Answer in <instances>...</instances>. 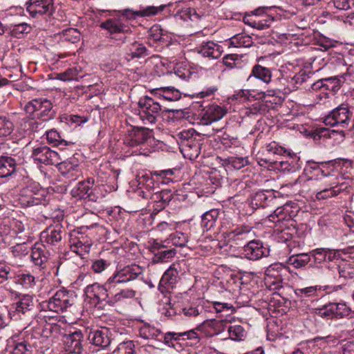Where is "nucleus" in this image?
Wrapping results in <instances>:
<instances>
[{
  "mask_svg": "<svg viewBox=\"0 0 354 354\" xmlns=\"http://www.w3.org/2000/svg\"><path fill=\"white\" fill-rule=\"evenodd\" d=\"M48 201L47 191L35 182L30 183L21 189L18 197V203L22 207L45 205Z\"/></svg>",
  "mask_w": 354,
  "mask_h": 354,
  "instance_id": "nucleus-1",
  "label": "nucleus"
},
{
  "mask_svg": "<svg viewBox=\"0 0 354 354\" xmlns=\"http://www.w3.org/2000/svg\"><path fill=\"white\" fill-rule=\"evenodd\" d=\"M76 297L73 292L60 289L48 300L41 303L43 310H49L56 313L66 312L75 304Z\"/></svg>",
  "mask_w": 354,
  "mask_h": 354,
  "instance_id": "nucleus-2",
  "label": "nucleus"
},
{
  "mask_svg": "<svg viewBox=\"0 0 354 354\" xmlns=\"http://www.w3.org/2000/svg\"><path fill=\"white\" fill-rule=\"evenodd\" d=\"M50 100L45 97L35 98L29 101L25 106L24 110L32 120L48 121L55 115Z\"/></svg>",
  "mask_w": 354,
  "mask_h": 354,
  "instance_id": "nucleus-3",
  "label": "nucleus"
},
{
  "mask_svg": "<svg viewBox=\"0 0 354 354\" xmlns=\"http://www.w3.org/2000/svg\"><path fill=\"white\" fill-rule=\"evenodd\" d=\"M140 337L144 339H148L150 337L163 339L164 343L171 347L177 349V346L180 347L192 346L196 344L199 339L197 333H140Z\"/></svg>",
  "mask_w": 354,
  "mask_h": 354,
  "instance_id": "nucleus-4",
  "label": "nucleus"
},
{
  "mask_svg": "<svg viewBox=\"0 0 354 354\" xmlns=\"http://www.w3.org/2000/svg\"><path fill=\"white\" fill-rule=\"evenodd\" d=\"M143 272L142 267L136 264H131L121 269H118L115 273L107 279L109 288H117L121 283H127L137 279Z\"/></svg>",
  "mask_w": 354,
  "mask_h": 354,
  "instance_id": "nucleus-5",
  "label": "nucleus"
},
{
  "mask_svg": "<svg viewBox=\"0 0 354 354\" xmlns=\"http://www.w3.org/2000/svg\"><path fill=\"white\" fill-rule=\"evenodd\" d=\"M139 115L145 124H154L160 115L161 106L153 98L145 96L139 100Z\"/></svg>",
  "mask_w": 354,
  "mask_h": 354,
  "instance_id": "nucleus-6",
  "label": "nucleus"
},
{
  "mask_svg": "<svg viewBox=\"0 0 354 354\" xmlns=\"http://www.w3.org/2000/svg\"><path fill=\"white\" fill-rule=\"evenodd\" d=\"M351 117L352 113L348 105L342 104L332 110L324 118V122L326 125L331 127L340 126L342 128H347Z\"/></svg>",
  "mask_w": 354,
  "mask_h": 354,
  "instance_id": "nucleus-7",
  "label": "nucleus"
},
{
  "mask_svg": "<svg viewBox=\"0 0 354 354\" xmlns=\"http://www.w3.org/2000/svg\"><path fill=\"white\" fill-rule=\"evenodd\" d=\"M26 10L32 18L51 17L55 13L53 0H29L26 3Z\"/></svg>",
  "mask_w": 354,
  "mask_h": 354,
  "instance_id": "nucleus-8",
  "label": "nucleus"
},
{
  "mask_svg": "<svg viewBox=\"0 0 354 354\" xmlns=\"http://www.w3.org/2000/svg\"><path fill=\"white\" fill-rule=\"evenodd\" d=\"M34 299L30 295H23L19 300L13 304V310L9 314L12 319L15 320L23 318H30L33 316Z\"/></svg>",
  "mask_w": 354,
  "mask_h": 354,
  "instance_id": "nucleus-9",
  "label": "nucleus"
},
{
  "mask_svg": "<svg viewBox=\"0 0 354 354\" xmlns=\"http://www.w3.org/2000/svg\"><path fill=\"white\" fill-rule=\"evenodd\" d=\"M115 290V288H109L106 281L104 285L94 283L87 286L84 290V292L88 298L94 299L97 304L102 301H105L108 304Z\"/></svg>",
  "mask_w": 354,
  "mask_h": 354,
  "instance_id": "nucleus-10",
  "label": "nucleus"
},
{
  "mask_svg": "<svg viewBox=\"0 0 354 354\" xmlns=\"http://www.w3.org/2000/svg\"><path fill=\"white\" fill-rule=\"evenodd\" d=\"M31 158L35 162L46 165H55L59 164V161H60L59 154L44 145H39L34 148L31 153Z\"/></svg>",
  "mask_w": 354,
  "mask_h": 354,
  "instance_id": "nucleus-11",
  "label": "nucleus"
},
{
  "mask_svg": "<svg viewBox=\"0 0 354 354\" xmlns=\"http://www.w3.org/2000/svg\"><path fill=\"white\" fill-rule=\"evenodd\" d=\"M95 180L93 178L80 181L71 190V194L73 197L79 198H88L91 201H97L98 196L94 193L95 188L94 187Z\"/></svg>",
  "mask_w": 354,
  "mask_h": 354,
  "instance_id": "nucleus-12",
  "label": "nucleus"
},
{
  "mask_svg": "<svg viewBox=\"0 0 354 354\" xmlns=\"http://www.w3.org/2000/svg\"><path fill=\"white\" fill-rule=\"evenodd\" d=\"M282 271H284V268L281 264L271 265L267 268L265 273V284L270 290H277L283 287Z\"/></svg>",
  "mask_w": 354,
  "mask_h": 354,
  "instance_id": "nucleus-13",
  "label": "nucleus"
},
{
  "mask_svg": "<svg viewBox=\"0 0 354 354\" xmlns=\"http://www.w3.org/2000/svg\"><path fill=\"white\" fill-rule=\"evenodd\" d=\"M269 250L260 240H251L243 246V254L249 260L256 261L266 257Z\"/></svg>",
  "mask_w": 354,
  "mask_h": 354,
  "instance_id": "nucleus-14",
  "label": "nucleus"
},
{
  "mask_svg": "<svg viewBox=\"0 0 354 354\" xmlns=\"http://www.w3.org/2000/svg\"><path fill=\"white\" fill-rule=\"evenodd\" d=\"M165 8V5L159 6H149L141 8L138 10L127 8L120 10L121 15L128 20L136 19L138 17H150L162 12Z\"/></svg>",
  "mask_w": 354,
  "mask_h": 354,
  "instance_id": "nucleus-15",
  "label": "nucleus"
},
{
  "mask_svg": "<svg viewBox=\"0 0 354 354\" xmlns=\"http://www.w3.org/2000/svg\"><path fill=\"white\" fill-rule=\"evenodd\" d=\"M31 261L40 270L46 268L47 263L50 257V252L46 245L42 243H36L32 247Z\"/></svg>",
  "mask_w": 354,
  "mask_h": 354,
  "instance_id": "nucleus-16",
  "label": "nucleus"
},
{
  "mask_svg": "<svg viewBox=\"0 0 354 354\" xmlns=\"http://www.w3.org/2000/svg\"><path fill=\"white\" fill-rule=\"evenodd\" d=\"M163 32L158 24L153 25L149 30L147 45L150 48H153L154 52H159L162 45L167 43V35Z\"/></svg>",
  "mask_w": 354,
  "mask_h": 354,
  "instance_id": "nucleus-17",
  "label": "nucleus"
},
{
  "mask_svg": "<svg viewBox=\"0 0 354 354\" xmlns=\"http://www.w3.org/2000/svg\"><path fill=\"white\" fill-rule=\"evenodd\" d=\"M201 330L212 329L214 332H243V328L241 326L234 325L232 326L231 323L223 321L216 320L214 319H207L204 321L201 326Z\"/></svg>",
  "mask_w": 354,
  "mask_h": 354,
  "instance_id": "nucleus-18",
  "label": "nucleus"
},
{
  "mask_svg": "<svg viewBox=\"0 0 354 354\" xmlns=\"http://www.w3.org/2000/svg\"><path fill=\"white\" fill-rule=\"evenodd\" d=\"M65 234L64 228L61 224L50 226L44 230L40 234V240L50 245H55L59 243Z\"/></svg>",
  "mask_w": 354,
  "mask_h": 354,
  "instance_id": "nucleus-19",
  "label": "nucleus"
},
{
  "mask_svg": "<svg viewBox=\"0 0 354 354\" xmlns=\"http://www.w3.org/2000/svg\"><path fill=\"white\" fill-rule=\"evenodd\" d=\"M152 137V130L145 127H134L128 137L125 138L124 143L133 147L146 142Z\"/></svg>",
  "mask_w": 354,
  "mask_h": 354,
  "instance_id": "nucleus-20",
  "label": "nucleus"
},
{
  "mask_svg": "<svg viewBox=\"0 0 354 354\" xmlns=\"http://www.w3.org/2000/svg\"><path fill=\"white\" fill-rule=\"evenodd\" d=\"M56 165L58 166L61 174L70 181L76 180L80 175L79 165L77 161L74 159L64 160L61 162L59 161V164Z\"/></svg>",
  "mask_w": 354,
  "mask_h": 354,
  "instance_id": "nucleus-21",
  "label": "nucleus"
},
{
  "mask_svg": "<svg viewBox=\"0 0 354 354\" xmlns=\"http://www.w3.org/2000/svg\"><path fill=\"white\" fill-rule=\"evenodd\" d=\"M201 121L205 124H209L216 122L224 117L227 113V109L217 104L209 105L204 110Z\"/></svg>",
  "mask_w": 354,
  "mask_h": 354,
  "instance_id": "nucleus-22",
  "label": "nucleus"
},
{
  "mask_svg": "<svg viewBox=\"0 0 354 354\" xmlns=\"http://www.w3.org/2000/svg\"><path fill=\"white\" fill-rule=\"evenodd\" d=\"M179 268L180 265L178 263L171 265L163 274L160 281V286L165 287L167 290L173 288L179 279Z\"/></svg>",
  "mask_w": 354,
  "mask_h": 354,
  "instance_id": "nucleus-23",
  "label": "nucleus"
},
{
  "mask_svg": "<svg viewBox=\"0 0 354 354\" xmlns=\"http://www.w3.org/2000/svg\"><path fill=\"white\" fill-rule=\"evenodd\" d=\"M196 132L194 129L183 130L177 134L178 139L183 146L194 149L196 155L199 153V144L196 141L194 136Z\"/></svg>",
  "mask_w": 354,
  "mask_h": 354,
  "instance_id": "nucleus-24",
  "label": "nucleus"
},
{
  "mask_svg": "<svg viewBox=\"0 0 354 354\" xmlns=\"http://www.w3.org/2000/svg\"><path fill=\"white\" fill-rule=\"evenodd\" d=\"M290 209L291 206L288 203L279 207L272 214L268 216V220L274 223H283L284 221H290L295 216Z\"/></svg>",
  "mask_w": 354,
  "mask_h": 354,
  "instance_id": "nucleus-25",
  "label": "nucleus"
},
{
  "mask_svg": "<svg viewBox=\"0 0 354 354\" xmlns=\"http://www.w3.org/2000/svg\"><path fill=\"white\" fill-rule=\"evenodd\" d=\"M197 52L203 57L209 59H218L221 57L223 50L220 45L213 41H207L203 43L198 47Z\"/></svg>",
  "mask_w": 354,
  "mask_h": 354,
  "instance_id": "nucleus-26",
  "label": "nucleus"
},
{
  "mask_svg": "<svg viewBox=\"0 0 354 354\" xmlns=\"http://www.w3.org/2000/svg\"><path fill=\"white\" fill-rule=\"evenodd\" d=\"M331 180H326V185L328 187L318 192L316 194L317 200H324L330 197L337 196L341 192V189H337L339 185L337 176H331Z\"/></svg>",
  "mask_w": 354,
  "mask_h": 354,
  "instance_id": "nucleus-27",
  "label": "nucleus"
},
{
  "mask_svg": "<svg viewBox=\"0 0 354 354\" xmlns=\"http://www.w3.org/2000/svg\"><path fill=\"white\" fill-rule=\"evenodd\" d=\"M154 52L146 47L143 44L134 41L127 46V56L129 59L141 58L149 56Z\"/></svg>",
  "mask_w": 354,
  "mask_h": 354,
  "instance_id": "nucleus-28",
  "label": "nucleus"
},
{
  "mask_svg": "<svg viewBox=\"0 0 354 354\" xmlns=\"http://www.w3.org/2000/svg\"><path fill=\"white\" fill-rule=\"evenodd\" d=\"M100 27L111 34L127 33L130 30L129 27L123 24L118 18L109 19L101 23Z\"/></svg>",
  "mask_w": 354,
  "mask_h": 354,
  "instance_id": "nucleus-29",
  "label": "nucleus"
},
{
  "mask_svg": "<svg viewBox=\"0 0 354 354\" xmlns=\"http://www.w3.org/2000/svg\"><path fill=\"white\" fill-rule=\"evenodd\" d=\"M191 72L189 69L183 68L181 66H177L174 72H168L165 75V80L171 84L178 85L179 81L188 80L190 77Z\"/></svg>",
  "mask_w": 354,
  "mask_h": 354,
  "instance_id": "nucleus-30",
  "label": "nucleus"
},
{
  "mask_svg": "<svg viewBox=\"0 0 354 354\" xmlns=\"http://www.w3.org/2000/svg\"><path fill=\"white\" fill-rule=\"evenodd\" d=\"M82 333H65L62 338L65 351H82Z\"/></svg>",
  "mask_w": 354,
  "mask_h": 354,
  "instance_id": "nucleus-31",
  "label": "nucleus"
},
{
  "mask_svg": "<svg viewBox=\"0 0 354 354\" xmlns=\"http://www.w3.org/2000/svg\"><path fill=\"white\" fill-rule=\"evenodd\" d=\"M151 93L158 95L168 101H176L181 97L180 92L173 85L154 88L151 91Z\"/></svg>",
  "mask_w": 354,
  "mask_h": 354,
  "instance_id": "nucleus-32",
  "label": "nucleus"
},
{
  "mask_svg": "<svg viewBox=\"0 0 354 354\" xmlns=\"http://www.w3.org/2000/svg\"><path fill=\"white\" fill-rule=\"evenodd\" d=\"M16 170V161L10 156H0V178L11 176Z\"/></svg>",
  "mask_w": 354,
  "mask_h": 354,
  "instance_id": "nucleus-33",
  "label": "nucleus"
},
{
  "mask_svg": "<svg viewBox=\"0 0 354 354\" xmlns=\"http://www.w3.org/2000/svg\"><path fill=\"white\" fill-rule=\"evenodd\" d=\"M252 76L261 80L266 84H268L272 81L271 71L268 68L259 64H256L253 66L251 74L249 76L248 80H249Z\"/></svg>",
  "mask_w": 354,
  "mask_h": 354,
  "instance_id": "nucleus-34",
  "label": "nucleus"
},
{
  "mask_svg": "<svg viewBox=\"0 0 354 354\" xmlns=\"http://www.w3.org/2000/svg\"><path fill=\"white\" fill-rule=\"evenodd\" d=\"M251 235V227L248 226L237 227L227 233L228 239L233 241H248Z\"/></svg>",
  "mask_w": 354,
  "mask_h": 354,
  "instance_id": "nucleus-35",
  "label": "nucleus"
},
{
  "mask_svg": "<svg viewBox=\"0 0 354 354\" xmlns=\"http://www.w3.org/2000/svg\"><path fill=\"white\" fill-rule=\"evenodd\" d=\"M219 212L216 209H212L202 216L201 227L205 231L210 230L216 224Z\"/></svg>",
  "mask_w": 354,
  "mask_h": 354,
  "instance_id": "nucleus-36",
  "label": "nucleus"
},
{
  "mask_svg": "<svg viewBox=\"0 0 354 354\" xmlns=\"http://www.w3.org/2000/svg\"><path fill=\"white\" fill-rule=\"evenodd\" d=\"M118 289V288L117 287L113 291V295H111L110 299L108 301V304L109 306H113L118 302L124 301L127 299H132L136 296V291L133 289H122L119 292H115Z\"/></svg>",
  "mask_w": 354,
  "mask_h": 354,
  "instance_id": "nucleus-37",
  "label": "nucleus"
},
{
  "mask_svg": "<svg viewBox=\"0 0 354 354\" xmlns=\"http://www.w3.org/2000/svg\"><path fill=\"white\" fill-rule=\"evenodd\" d=\"M46 340V337L42 333H27L24 338V342L31 350L32 348H42L41 344Z\"/></svg>",
  "mask_w": 354,
  "mask_h": 354,
  "instance_id": "nucleus-38",
  "label": "nucleus"
},
{
  "mask_svg": "<svg viewBox=\"0 0 354 354\" xmlns=\"http://www.w3.org/2000/svg\"><path fill=\"white\" fill-rule=\"evenodd\" d=\"M88 339L96 346L106 348L111 342L109 333H88Z\"/></svg>",
  "mask_w": 354,
  "mask_h": 354,
  "instance_id": "nucleus-39",
  "label": "nucleus"
},
{
  "mask_svg": "<svg viewBox=\"0 0 354 354\" xmlns=\"http://www.w3.org/2000/svg\"><path fill=\"white\" fill-rule=\"evenodd\" d=\"M304 172L307 175H311L310 178L316 177L317 178H319L322 176L323 173H326L328 171L323 169L322 162L308 160L307 161L304 168Z\"/></svg>",
  "mask_w": 354,
  "mask_h": 354,
  "instance_id": "nucleus-40",
  "label": "nucleus"
},
{
  "mask_svg": "<svg viewBox=\"0 0 354 354\" xmlns=\"http://www.w3.org/2000/svg\"><path fill=\"white\" fill-rule=\"evenodd\" d=\"M310 261V255L309 253H300L289 257L287 263L295 268H301L305 267Z\"/></svg>",
  "mask_w": 354,
  "mask_h": 354,
  "instance_id": "nucleus-41",
  "label": "nucleus"
},
{
  "mask_svg": "<svg viewBox=\"0 0 354 354\" xmlns=\"http://www.w3.org/2000/svg\"><path fill=\"white\" fill-rule=\"evenodd\" d=\"M71 250L79 256H83L90 252L93 242L69 240Z\"/></svg>",
  "mask_w": 354,
  "mask_h": 354,
  "instance_id": "nucleus-42",
  "label": "nucleus"
},
{
  "mask_svg": "<svg viewBox=\"0 0 354 354\" xmlns=\"http://www.w3.org/2000/svg\"><path fill=\"white\" fill-rule=\"evenodd\" d=\"M46 139L48 142L53 147H59L63 149L69 145V142L62 138L59 132L56 130L51 129L46 132Z\"/></svg>",
  "mask_w": 354,
  "mask_h": 354,
  "instance_id": "nucleus-43",
  "label": "nucleus"
},
{
  "mask_svg": "<svg viewBox=\"0 0 354 354\" xmlns=\"http://www.w3.org/2000/svg\"><path fill=\"white\" fill-rule=\"evenodd\" d=\"M308 78L307 75L305 72H300L296 74L294 77H291L290 80H287L286 78H277L273 81V82L277 84V82H285L288 83V86H291L292 89H297L304 82L306 81Z\"/></svg>",
  "mask_w": 354,
  "mask_h": 354,
  "instance_id": "nucleus-44",
  "label": "nucleus"
},
{
  "mask_svg": "<svg viewBox=\"0 0 354 354\" xmlns=\"http://www.w3.org/2000/svg\"><path fill=\"white\" fill-rule=\"evenodd\" d=\"M230 46L236 48L250 47L253 41L252 37L248 35L240 33L237 34L230 39Z\"/></svg>",
  "mask_w": 354,
  "mask_h": 354,
  "instance_id": "nucleus-45",
  "label": "nucleus"
},
{
  "mask_svg": "<svg viewBox=\"0 0 354 354\" xmlns=\"http://www.w3.org/2000/svg\"><path fill=\"white\" fill-rule=\"evenodd\" d=\"M223 164L227 167L241 169L249 164L248 157L231 156L223 160Z\"/></svg>",
  "mask_w": 354,
  "mask_h": 354,
  "instance_id": "nucleus-46",
  "label": "nucleus"
},
{
  "mask_svg": "<svg viewBox=\"0 0 354 354\" xmlns=\"http://www.w3.org/2000/svg\"><path fill=\"white\" fill-rule=\"evenodd\" d=\"M32 30V27L25 22L12 26L11 34L15 37L22 38Z\"/></svg>",
  "mask_w": 354,
  "mask_h": 354,
  "instance_id": "nucleus-47",
  "label": "nucleus"
},
{
  "mask_svg": "<svg viewBox=\"0 0 354 354\" xmlns=\"http://www.w3.org/2000/svg\"><path fill=\"white\" fill-rule=\"evenodd\" d=\"M15 282L25 288H32L36 284V279L30 273H22L16 277Z\"/></svg>",
  "mask_w": 354,
  "mask_h": 354,
  "instance_id": "nucleus-48",
  "label": "nucleus"
},
{
  "mask_svg": "<svg viewBox=\"0 0 354 354\" xmlns=\"http://www.w3.org/2000/svg\"><path fill=\"white\" fill-rule=\"evenodd\" d=\"M13 129L14 124L10 118L0 115V137H6L10 135Z\"/></svg>",
  "mask_w": 354,
  "mask_h": 354,
  "instance_id": "nucleus-49",
  "label": "nucleus"
},
{
  "mask_svg": "<svg viewBox=\"0 0 354 354\" xmlns=\"http://www.w3.org/2000/svg\"><path fill=\"white\" fill-rule=\"evenodd\" d=\"M176 254V250L174 248L161 250L157 253H155L153 257L152 258V262L154 263L165 262L167 260L173 258Z\"/></svg>",
  "mask_w": 354,
  "mask_h": 354,
  "instance_id": "nucleus-50",
  "label": "nucleus"
},
{
  "mask_svg": "<svg viewBox=\"0 0 354 354\" xmlns=\"http://www.w3.org/2000/svg\"><path fill=\"white\" fill-rule=\"evenodd\" d=\"M136 180L140 189L146 187L149 190L154 186V180L150 174H139L136 176Z\"/></svg>",
  "mask_w": 354,
  "mask_h": 354,
  "instance_id": "nucleus-51",
  "label": "nucleus"
},
{
  "mask_svg": "<svg viewBox=\"0 0 354 354\" xmlns=\"http://www.w3.org/2000/svg\"><path fill=\"white\" fill-rule=\"evenodd\" d=\"M332 268L335 269L338 272L339 277L352 279L354 277V269L349 264L336 265L333 266Z\"/></svg>",
  "mask_w": 354,
  "mask_h": 354,
  "instance_id": "nucleus-52",
  "label": "nucleus"
},
{
  "mask_svg": "<svg viewBox=\"0 0 354 354\" xmlns=\"http://www.w3.org/2000/svg\"><path fill=\"white\" fill-rule=\"evenodd\" d=\"M61 37L64 40L71 43H77L80 39V32L75 28H68L62 32Z\"/></svg>",
  "mask_w": 354,
  "mask_h": 354,
  "instance_id": "nucleus-53",
  "label": "nucleus"
},
{
  "mask_svg": "<svg viewBox=\"0 0 354 354\" xmlns=\"http://www.w3.org/2000/svg\"><path fill=\"white\" fill-rule=\"evenodd\" d=\"M335 318L347 317L351 313V309L344 303H333Z\"/></svg>",
  "mask_w": 354,
  "mask_h": 354,
  "instance_id": "nucleus-54",
  "label": "nucleus"
},
{
  "mask_svg": "<svg viewBox=\"0 0 354 354\" xmlns=\"http://www.w3.org/2000/svg\"><path fill=\"white\" fill-rule=\"evenodd\" d=\"M241 56L236 53L227 54L223 57V64L228 68H234L241 63Z\"/></svg>",
  "mask_w": 354,
  "mask_h": 354,
  "instance_id": "nucleus-55",
  "label": "nucleus"
},
{
  "mask_svg": "<svg viewBox=\"0 0 354 354\" xmlns=\"http://www.w3.org/2000/svg\"><path fill=\"white\" fill-rule=\"evenodd\" d=\"M170 239L173 245L178 247H184L188 241L189 236L186 233L176 232L170 235Z\"/></svg>",
  "mask_w": 354,
  "mask_h": 354,
  "instance_id": "nucleus-56",
  "label": "nucleus"
},
{
  "mask_svg": "<svg viewBox=\"0 0 354 354\" xmlns=\"http://www.w3.org/2000/svg\"><path fill=\"white\" fill-rule=\"evenodd\" d=\"M213 306L216 313H224L225 315L233 314L236 310L232 304L225 302L214 301Z\"/></svg>",
  "mask_w": 354,
  "mask_h": 354,
  "instance_id": "nucleus-57",
  "label": "nucleus"
},
{
  "mask_svg": "<svg viewBox=\"0 0 354 354\" xmlns=\"http://www.w3.org/2000/svg\"><path fill=\"white\" fill-rule=\"evenodd\" d=\"M88 229V227H82L77 230H73L70 234V239L75 241H81L86 242H93L92 239L86 234H85L86 230Z\"/></svg>",
  "mask_w": 354,
  "mask_h": 354,
  "instance_id": "nucleus-58",
  "label": "nucleus"
},
{
  "mask_svg": "<svg viewBox=\"0 0 354 354\" xmlns=\"http://www.w3.org/2000/svg\"><path fill=\"white\" fill-rule=\"evenodd\" d=\"M134 344L133 341L120 343L118 348L113 351V354H134Z\"/></svg>",
  "mask_w": 354,
  "mask_h": 354,
  "instance_id": "nucleus-59",
  "label": "nucleus"
},
{
  "mask_svg": "<svg viewBox=\"0 0 354 354\" xmlns=\"http://www.w3.org/2000/svg\"><path fill=\"white\" fill-rule=\"evenodd\" d=\"M221 145L225 149H231L240 146V141L236 138L224 133L221 140Z\"/></svg>",
  "mask_w": 354,
  "mask_h": 354,
  "instance_id": "nucleus-60",
  "label": "nucleus"
},
{
  "mask_svg": "<svg viewBox=\"0 0 354 354\" xmlns=\"http://www.w3.org/2000/svg\"><path fill=\"white\" fill-rule=\"evenodd\" d=\"M327 248H316L309 252L310 258L313 257L315 263H322L326 261Z\"/></svg>",
  "mask_w": 354,
  "mask_h": 354,
  "instance_id": "nucleus-61",
  "label": "nucleus"
},
{
  "mask_svg": "<svg viewBox=\"0 0 354 354\" xmlns=\"http://www.w3.org/2000/svg\"><path fill=\"white\" fill-rule=\"evenodd\" d=\"M111 266V262L108 260L99 259L93 261L91 269L95 273H101Z\"/></svg>",
  "mask_w": 354,
  "mask_h": 354,
  "instance_id": "nucleus-62",
  "label": "nucleus"
},
{
  "mask_svg": "<svg viewBox=\"0 0 354 354\" xmlns=\"http://www.w3.org/2000/svg\"><path fill=\"white\" fill-rule=\"evenodd\" d=\"M10 249L13 256L19 259L25 257L28 253V248L25 243H17Z\"/></svg>",
  "mask_w": 354,
  "mask_h": 354,
  "instance_id": "nucleus-63",
  "label": "nucleus"
},
{
  "mask_svg": "<svg viewBox=\"0 0 354 354\" xmlns=\"http://www.w3.org/2000/svg\"><path fill=\"white\" fill-rule=\"evenodd\" d=\"M78 70L77 68H70L64 73H58L57 79L62 81H70L77 78Z\"/></svg>",
  "mask_w": 354,
  "mask_h": 354,
  "instance_id": "nucleus-64",
  "label": "nucleus"
}]
</instances>
